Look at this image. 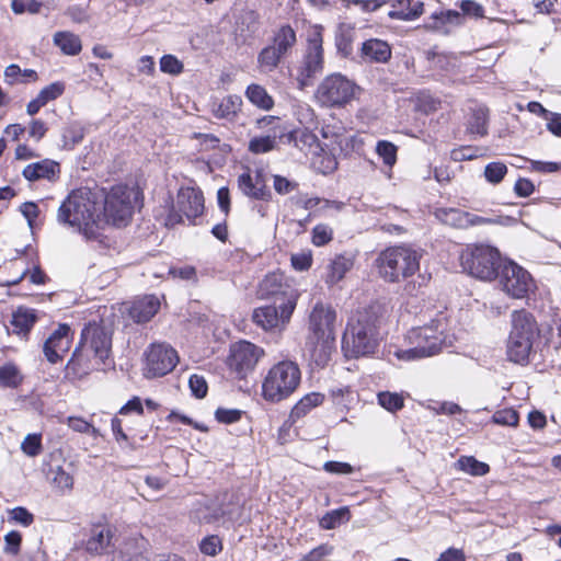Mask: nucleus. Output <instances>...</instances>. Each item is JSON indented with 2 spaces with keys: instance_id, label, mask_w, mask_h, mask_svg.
Instances as JSON below:
<instances>
[{
  "instance_id": "7",
  "label": "nucleus",
  "mask_w": 561,
  "mask_h": 561,
  "mask_svg": "<svg viewBox=\"0 0 561 561\" xmlns=\"http://www.w3.org/2000/svg\"><path fill=\"white\" fill-rule=\"evenodd\" d=\"M507 260L489 244H470L460 254V265L469 275L481 280H493Z\"/></svg>"
},
{
  "instance_id": "30",
  "label": "nucleus",
  "mask_w": 561,
  "mask_h": 561,
  "mask_svg": "<svg viewBox=\"0 0 561 561\" xmlns=\"http://www.w3.org/2000/svg\"><path fill=\"white\" fill-rule=\"evenodd\" d=\"M297 43L296 31L289 24H283L274 32L272 46L287 56Z\"/></svg>"
},
{
  "instance_id": "33",
  "label": "nucleus",
  "mask_w": 561,
  "mask_h": 561,
  "mask_svg": "<svg viewBox=\"0 0 561 561\" xmlns=\"http://www.w3.org/2000/svg\"><path fill=\"white\" fill-rule=\"evenodd\" d=\"M85 129L81 123L73 121L68 123L61 130V148L72 150L84 138Z\"/></svg>"
},
{
  "instance_id": "48",
  "label": "nucleus",
  "mask_w": 561,
  "mask_h": 561,
  "mask_svg": "<svg viewBox=\"0 0 561 561\" xmlns=\"http://www.w3.org/2000/svg\"><path fill=\"white\" fill-rule=\"evenodd\" d=\"M22 451L30 456L36 457L43 450L42 435L41 434H27L21 444Z\"/></svg>"
},
{
  "instance_id": "18",
  "label": "nucleus",
  "mask_w": 561,
  "mask_h": 561,
  "mask_svg": "<svg viewBox=\"0 0 561 561\" xmlns=\"http://www.w3.org/2000/svg\"><path fill=\"white\" fill-rule=\"evenodd\" d=\"M335 319L336 313L331 307H324L318 302L313 307L309 317L310 334L308 339L319 341V339L335 337Z\"/></svg>"
},
{
  "instance_id": "36",
  "label": "nucleus",
  "mask_w": 561,
  "mask_h": 561,
  "mask_svg": "<svg viewBox=\"0 0 561 561\" xmlns=\"http://www.w3.org/2000/svg\"><path fill=\"white\" fill-rule=\"evenodd\" d=\"M247 99L261 110L270 111L274 106L273 98L267 93L266 89L260 84L252 83L245 90Z\"/></svg>"
},
{
  "instance_id": "61",
  "label": "nucleus",
  "mask_w": 561,
  "mask_h": 561,
  "mask_svg": "<svg viewBox=\"0 0 561 561\" xmlns=\"http://www.w3.org/2000/svg\"><path fill=\"white\" fill-rule=\"evenodd\" d=\"M435 21H439L440 24H459L462 15L460 12L456 10H447V11H440V12H434L431 16Z\"/></svg>"
},
{
  "instance_id": "6",
  "label": "nucleus",
  "mask_w": 561,
  "mask_h": 561,
  "mask_svg": "<svg viewBox=\"0 0 561 561\" xmlns=\"http://www.w3.org/2000/svg\"><path fill=\"white\" fill-rule=\"evenodd\" d=\"M421 256L419 251L409 247H392L382 251L376 263L383 279L399 283L419 271Z\"/></svg>"
},
{
  "instance_id": "8",
  "label": "nucleus",
  "mask_w": 561,
  "mask_h": 561,
  "mask_svg": "<svg viewBox=\"0 0 561 561\" xmlns=\"http://www.w3.org/2000/svg\"><path fill=\"white\" fill-rule=\"evenodd\" d=\"M300 379L299 366L291 360H282L268 370L262 385L263 398L271 402L285 400L298 388Z\"/></svg>"
},
{
  "instance_id": "21",
  "label": "nucleus",
  "mask_w": 561,
  "mask_h": 561,
  "mask_svg": "<svg viewBox=\"0 0 561 561\" xmlns=\"http://www.w3.org/2000/svg\"><path fill=\"white\" fill-rule=\"evenodd\" d=\"M39 320L38 311L33 308L19 306L13 312L10 324L11 333L23 340H28V335L35 323Z\"/></svg>"
},
{
  "instance_id": "10",
  "label": "nucleus",
  "mask_w": 561,
  "mask_h": 561,
  "mask_svg": "<svg viewBox=\"0 0 561 561\" xmlns=\"http://www.w3.org/2000/svg\"><path fill=\"white\" fill-rule=\"evenodd\" d=\"M136 196L137 193L126 184L114 185L106 195H99L103 218L114 226H126L131 219Z\"/></svg>"
},
{
  "instance_id": "46",
  "label": "nucleus",
  "mask_w": 561,
  "mask_h": 561,
  "mask_svg": "<svg viewBox=\"0 0 561 561\" xmlns=\"http://www.w3.org/2000/svg\"><path fill=\"white\" fill-rule=\"evenodd\" d=\"M507 171V167L503 162H490L484 168V176L489 183L499 184Z\"/></svg>"
},
{
  "instance_id": "38",
  "label": "nucleus",
  "mask_w": 561,
  "mask_h": 561,
  "mask_svg": "<svg viewBox=\"0 0 561 561\" xmlns=\"http://www.w3.org/2000/svg\"><path fill=\"white\" fill-rule=\"evenodd\" d=\"M23 375L14 363H7L0 367V386L16 389L23 382Z\"/></svg>"
},
{
  "instance_id": "57",
  "label": "nucleus",
  "mask_w": 561,
  "mask_h": 561,
  "mask_svg": "<svg viewBox=\"0 0 561 561\" xmlns=\"http://www.w3.org/2000/svg\"><path fill=\"white\" fill-rule=\"evenodd\" d=\"M335 47L337 53L344 57L347 58L353 53V46H352V36L347 32H341L336 34L335 36Z\"/></svg>"
},
{
  "instance_id": "24",
  "label": "nucleus",
  "mask_w": 561,
  "mask_h": 561,
  "mask_svg": "<svg viewBox=\"0 0 561 561\" xmlns=\"http://www.w3.org/2000/svg\"><path fill=\"white\" fill-rule=\"evenodd\" d=\"M160 308L159 299L153 295H148L135 300L129 310V317L136 323H146L150 321Z\"/></svg>"
},
{
  "instance_id": "39",
  "label": "nucleus",
  "mask_w": 561,
  "mask_h": 561,
  "mask_svg": "<svg viewBox=\"0 0 561 561\" xmlns=\"http://www.w3.org/2000/svg\"><path fill=\"white\" fill-rule=\"evenodd\" d=\"M351 518L350 510L343 506L325 513L319 520L322 529L330 530L336 528L339 525L348 522Z\"/></svg>"
},
{
  "instance_id": "1",
  "label": "nucleus",
  "mask_w": 561,
  "mask_h": 561,
  "mask_svg": "<svg viewBox=\"0 0 561 561\" xmlns=\"http://www.w3.org/2000/svg\"><path fill=\"white\" fill-rule=\"evenodd\" d=\"M112 333L96 322H89L81 331V337L71 358L66 365V377L80 378L91 369H103L114 365Z\"/></svg>"
},
{
  "instance_id": "16",
  "label": "nucleus",
  "mask_w": 561,
  "mask_h": 561,
  "mask_svg": "<svg viewBox=\"0 0 561 561\" xmlns=\"http://www.w3.org/2000/svg\"><path fill=\"white\" fill-rule=\"evenodd\" d=\"M495 279H499L502 289L513 298H525L534 286L531 275L522 266L507 260L500 270Z\"/></svg>"
},
{
  "instance_id": "12",
  "label": "nucleus",
  "mask_w": 561,
  "mask_h": 561,
  "mask_svg": "<svg viewBox=\"0 0 561 561\" xmlns=\"http://www.w3.org/2000/svg\"><path fill=\"white\" fill-rule=\"evenodd\" d=\"M259 296L262 299H272L274 304H278L280 317L284 321L290 320L298 296L291 286L284 280L283 274L272 273L266 275L260 283Z\"/></svg>"
},
{
  "instance_id": "56",
  "label": "nucleus",
  "mask_w": 561,
  "mask_h": 561,
  "mask_svg": "<svg viewBox=\"0 0 561 561\" xmlns=\"http://www.w3.org/2000/svg\"><path fill=\"white\" fill-rule=\"evenodd\" d=\"M333 231L327 225H317L312 229V243L322 247L332 240Z\"/></svg>"
},
{
  "instance_id": "63",
  "label": "nucleus",
  "mask_w": 561,
  "mask_h": 561,
  "mask_svg": "<svg viewBox=\"0 0 561 561\" xmlns=\"http://www.w3.org/2000/svg\"><path fill=\"white\" fill-rule=\"evenodd\" d=\"M4 551L7 553L18 554L22 542V536L19 531L11 530L4 536Z\"/></svg>"
},
{
  "instance_id": "11",
  "label": "nucleus",
  "mask_w": 561,
  "mask_h": 561,
  "mask_svg": "<svg viewBox=\"0 0 561 561\" xmlns=\"http://www.w3.org/2000/svg\"><path fill=\"white\" fill-rule=\"evenodd\" d=\"M242 511L243 503L240 495L234 491H225L199 512L198 519L202 524L217 525L229 529L240 520Z\"/></svg>"
},
{
  "instance_id": "58",
  "label": "nucleus",
  "mask_w": 561,
  "mask_h": 561,
  "mask_svg": "<svg viewBox=\"0 0 561 561\" xmlns=\"http://www.w3.org/2000/svg\"><path fill=\"white\" fill-rule=\"evenodd\" d=\"M111 427L116 442L121 446H123V443H125V446L128 447L129 449L134 450L136 448L135 444L129 440V437L123 431L122 421L118 417L112 419Z\"/></svg>"
},
{
  "instance_id": "45",
  "label": "nucleus",
  "mask_w": 561,
  "mask_h": 561,
  "mask_svg": "<svg viewBox=\"0 0 561 561\" xmlns=\"http://www.w3.org/2000/svg\"><path fill=\"white\" fill-rule=\"evenodd\" d=\"M397 146L391 141L379 140L377 142L376 152L388 167H393V164L397 162Z\"/></svg>"
},
{
  "instance_id": "41",
  "label": "nucleus",
  "mask_w": 561,
  "mask_h": 561,
  "mask_svg": "<svg viewBox=\"0 0 561 561\" xmlns=\"http://www.w3.org/2000/svg\"><path fill=\"white\" fill-rule=\"evenodd\" d=\"M111 224L103 218L102 211L96 214V217L91 221H87L81 227L76 230L81 233L87 241H100L102 233L100 229L103 228L104 225Z\"/></svg>"
},
{
  "instance_id": "28",
  "label": "nucleus",
  "mask_w": 561,
  "mask_h": 561,
  "mask_svg": "<svg viewBox=\"0 0 561 561\" xmlns=\"http://www.w3.org/2000/svg\"><path fill=\"white\" fill-rule=\"evenodd\" d=\"M112 533L108 528L96 526L91 529V535L85 542V550L90 554H103L111 545Z\"/></svg>"
},
{
  "instance_id": "29",
  "label": "nucleus",
  "mask_w": 561,
  "mask_h": 561,
  "mask_svg": "<svg viewBox=\"0 0 561 561\" xmlns=\"http://www.w3.org/2000/svg\"><path fill=\"white\" fill-rule=\"evenodd\" d=\"M238 187L243 195L251 199L270 202L272 199V192L264 191L263 187L256 186L250 169L238 176Z\"/></svg>"
},
{
  "instance_id": "31",
  "label": "nucleus",
  "mask_w": 561,
  "mask_h": 561,
  "mask_svg": "<svg viewBox=\"0 0 561 561\" xmlns=\"http://www.w3.org/2000/svg\"><path fill=\"white\" fill-rule=\"evenodd\" d=\"M323 394L319 392H311L301 398L291 409L289 420L296 423L299 419L305 416L311 409L320 405L323 402Z\"/></svg>"
},
{
  "instance_id": "51",
  "label": "nucleus",
  "mask_w": 561,
  "mask_h": 561,
  "mask_svg": "<svg viewBox=\"0 0 561 561\" xmlns=\"http://www.w3.org/2000/svg\"><path fill=\"white\" fill-rule=\"evenodd\" d=\"M42 2L37 0H12L11 8L15 14L28 12L36 14L41 11Z\"/></svg>"
},
{
  "instance_id": "23",
  "label": "nucleus",
  "mask_w": 561,
  "mask_h": 561,
  "mask_svg": "<svg viewBox=\"0 0 561 561\" xmlns=\"http://www.w3.org/2000/svg\"><path fill=\"white\" fill-rule=\"evenodd\" d=\"M253 322L263 330H274L284 328L289 321H284L280 317L278 304L255 308L252 314Z\"/></svg>"
},
{
  "instance_id": "9",
  "label": "nucleus",
  "mask_w": 561,
  "mask_h": 561,
  "mask_svg": "<svg viewBox=\"0 0 561 561\" xmlns=\"http://www.w3.org/2000/svg\"><path fill=\"white\" fill-rule=\"evenodd\" d=\"M323 31L320 24L311 25L307 31V45L299 67L296 80L299 89L313 84L316 77L322 73L324 68Z\"/></svg>"
},
{
  "instance_id": "17",
  "label": "nucleus",
  "mask_w": 561,
  "mask_h": 561,
  "mask_svg": "<svg viewBox=\"0 0 561 561\" xmlns=\"http://www.w3.org/2000/svg\"><path fill=\"white\" fill-rule=\"evenodd\" d=\"M262 354L263 351L253 343L241 341L231 346L227 364L236 378L244 379L253 371Z\"/></svg>"
},
{
  "instance_id": "64",
  "label": "nucleus",
  "mask_w": 561,
  "mask_h": 561,
  "mask_svg": "<svg viewBox=\"0 0 561 561\" xmlns=\"http://www.w3.org/2000/svg\"><path fill=\"white\" fill-rule=\"evenodd\" d=\"M273 179H274V184H273L274 190L280 195L288 194L298 187L297 182L289 181L285 176L274 175Z\"/></svg>"
},
{
  "instance_id": "32",
  "label": "nucleus",
  "mask_w": 561,
  "mask_h": 561,
  "mask_svg": "<svg viewBox=\"0 0 561 561\" xmlns=\"http://www.w3.org/2000/svg\"><path fill=\"white\" fill-rule=\"evenodd\" d=\"M353 266L352 257L345 255H336L334 260L330 263L328 267V274L325 277V283L329 285H334L340 282L346 272L351 270Z\"/></svg>"
},
{
  "instance_id": "27",
  "label": "nucleus",
  "mask_w": 561,
  "mask_h": 561,
  "mask_svg": "<svg viewBox=\"0 0 561 561\" xmlns=\"http://www.w3.org/2000/svg\"><path fill=\"white\" fill-rule=\"evenodd\" d=\"M284 137H287L288 141H291L294 139V133H283L274 127L271 129V134L266 136L253 137L249 141L248 149L254 154L266 153L276 147L277 139L282 140Z\"/></svg>"
},
{
  "instance_id": "47",
  "label": "nucleus",
  "mask_w": 561,
  "mask_h": 561,
  "mask_svg": "<svg viewBox=\"0 0 561 561\" xmlns=\"http://www.w3.org/2000/svg\"><path fill=\"white\" fill-rule=\"evenodd\" d=\"M160 70L164 73L179 76L183 72L184 65L176 56L168 54L160 58Z\"/></svg>"
},
{
  "instance_id": "35",
  "label": "nucleus",
  "mask_w": 561,
  "mask_h": 561,
  "mask_svg": "<svg viewBox=\"0 0 561 561\" xmlns=\"http://www.w3.org/2000/svg\"><path fill=\"white\" fill-rule=\"evenodd\" d=\"M285 57V55L270 44L257 54V66L263 72H272Z\"/></svg>"
},
{
  "instance_id": "26",
  "label": "nucleus",
  "mask_w": 561,
  "mask_h": 561,
  "mask_svg": "<svg viewBox=\"0 0 561 561\" xmlns=\"http://www.w3.org/2000/svg\"><path fill=\"white\" fill-rule=\"evenodd\" d=\"M393 10L388 12L392 20L415 21L424 13V3L417 0H389Z\"/></svg>"
},
{
  "instance_id": "59",
  "label": "nucleus",
  "mask_w": 561,
  "mask_h": 561,
  "mask_svg": "<svg viewBox=\"0 0 561 561\" xmlns=\"http://www.w3.org/2000/svg\"><path fill=\"white\" fill-rule=\"evenodd\" d=\"M334 548L329 543H322L302 557V561H321L332 554Z\"/></svg>"
},
{
  "instance_id": "60",
  "label": "nucleus",
  "mask_w": 561,
  "mask_h": 561,
  "mask_svg": "<svg viewBox=\"0 0 561 561\" xmlns=\"http://www.w3.org/2000/svg\"><path fill=\"white\" fill-rule=\"evenodd\" d=\"M11 519L24 527L30 526L34 522V515L23 506H16L10 512Z\"/></svg>"
},
{
  "instance_id": "15",
  "label": "nucleus",
  "mask_w": 561,
  "mask_h": 561,
  "mask_svg": "<svg viewBox=\"0 0 561 561\" xmlns=\"http://www.w3.org/2000/svg\"><path fill=\"white\" fill-rule=\"evenodd\" d=\"M145 377H163L171 373L179 363L178 352L167 343H152L145 352Z\"/></svg>"
},
{
  "instance_id": "5",
  "label": "nucleus",
  "mask_w": 561,
  "mask_h": 561,
  "mask_svg": "<svg viewBox=\"0 0 561 561\" xmlns=\"http://www.w3.org/2000/svg\"><path fill=\"white\" fill-rule=\"evenodd\" d=\"M102 202L99 194L89 188L72 191L60 204L57 210L59 225L79 228L87 221L93 220L101 211Z\"/></svg>"
},
{
  "instance_id": "42",
  "label": "nucleus",
  "mask_w": 561,
  "mask_h": 561,
  "mask_svg": "<svg viewBox=\"0 0 561 561\" xmlns=\"http://www.w3.org/2000/svg\"><path fill=\"white\" fill-rule=\"evenodd\" d=\"M488 110L484 107H479L473 111L469 122H468V130L471 134H476L479 136H485L488 134Z\"/></svg>"
},
{
  "instance_id": "13",
  "label": "nucleus",
  "mask_w": 561,
  "mask_h": 561,
  "mask_svg": "<svg viewBox=\"0 0 561 561\" xmlns=\"http://www.w3.org/2000/svg\"><path fill=\"white\" fill-rule=\"evenodd\" d=\"M357 85L342 73L327 76L318 85L314 96L325 107H340L355 95Z\"/></svg>"
},
{
  "instance_id": "62",
  "label": "nucleus",
  "mask_w": 561,
  "mask_h": 561,
  "mask_svg": "<svg viewBox=\"0 0 561 561\" xmlns=\"http://www.w3.org/2000/svg\"><path fill=\"white\" fill-rule=\"evenodd\" d=\"M324 471L332 474H351L354 472V468L348 462L330 460L323 465Z\"/></svg>"
},
{
  "instance_id": "34",
  "label": "nucleus",
  "mask_w": 561,
  "mask_h": 561,
  "mask_svg": "<svg viewBox=\"0 0 561 561\" xmlns=\"http://www.w3.org/2000/svg\"><path fill=\"white\" fill-rule=\"evenodd\" d=\"M54 44L59 47L65 55L69 56H76L82 49L80 37L73 33L65 31L55 33Z\"/></svg>"
},
{
  "instance_id": "54",
  "label": "nucleus",
  "mask_w": 561,
  "mask_h": 561,
  "mask_svg": "<svg viewBox=\"0 0 561 561\" xmlns=\"http://www.w3.org/2000/svg\"><path fill=\"white\" fill-rule=\"evenodd\" d=\"M65 91V83L57 81L43 88L37 94L46 104L58 99Z\"/></svg>"
},
{
  "instance_id": "3",
  "label": "nucleus",
  "mask_w": 561,
  "mask_h": 561,
  "mask_svg": "<svg viewBox=\"0 0 561 561\" xmlns=\"http://www.w3.org/2000/svg\"><path fill=\"white\" fill-rule=\"evenodd\" d=\"M547 342L548 340L531 312L526 309L512 312L506 350L511 362L520 365L528 364L538 351H542Z\"/></svg>"
},
{
  "instance_id": "55",
  "label": "nucleus",
  "mask_w": 561,
  "mask_h": 561,
  "mask_svg": "<svg viewBox=\"0 0 561 561\" xmlns=\"http://www.w3.org/2000/svg\"><path fill=\"white\" fill-rule=\"evenodd\" d=\"M50 473L54 474L51 478L53 483L59 489H71L73 485V478L66 472L61 466H57L56 469H50Z\"/></svg>"
},
{
  "instance_id": "20",
  "label": "nucleus",
  "mask_w": 561,
  "mask_h": 561,
  "mask_svg": "<svg viewBox=\"0 0 561 561\" xmlns=\"http://www.w3.org/2000/svg\"><path fill=\"white\" fill-rule=\"evenodd\" d=\"M60 163L46 158L41 161L27 164L23 169L22 175L28 182H37L39 180L56 182L60 176Z\"/></svg>"
},
{
  "instance_id": "4",
  "label": "nucleus",
  "mask_w": 561,
  "mask_h": 561,
  "mask_svg": "<svg viewBox=\"0 0 561 561\" xmlns=\"http://www.w3.org/2000/svg\"><path fill=\"white\" fill-rule=\"evenodd\" d=\"M444 330L445 324L439 319L432 320L430 324L413 328L408 334L413 346L397 351L396 356L409 362L437 355L447 346Z\"/></svg>"
},
{
  "instance_id": "43",
  "label": "nucleus",
  "mask_w": 561,
  "mask_h": 561,
  "mask_svg": "<svg viewBox=\"0 0 561 561\" xmlns=\"http://www.w3.org/2000/svg\"><path fill=\"white\" fill-rule=\"evenodd\" d=\"M27 275H30V282L35 285H44L49 280V277L46 275V273L42 270V267L37 264L34 266L33 271L30 272V268L26 267L19 277L7 280L3 283V286H14L20 284Z\"/></svg>"
},
{
  "instance_id": "53",
  "label": "nucleus",
  "mask_w": 561,
  "mask_h": 561,
  "mask_svg": "<svg viewBox=\"0 0 561 561\" xmlns=\"http://www.w3.org/2000/svg\"><path fill=\"white\" fill-rule=\"evenodd\" d=\"M243 411L239 409L218 408L215 411V419L222 424H232L241 420Z\"/></svg>"
},
{
  "instance_id": "14",
  "label": "nucleus",
  "mask_w": 561,
  "mask_h": 561,
  "mask_svg": "<svg viewBox=\"0 0 561 561\" xmlns=\"http://www.w3.org/2000/svg\"><path fill=\"white\" fill-rule=\"evenodd\" d=\"M204 196L202 191L193 187H181L175 202L171 205L167 216V226H175L183 222V217L195 225V219L204 211Z\"/></svg>"
},
{
  "instance_id": "52",
  "label": "nucleus",
  "mask_w": 561,
  "mask_h": 561,
  "mask_svg": "<svg viewBox=\"0 0 561 561\" xmlns=\"http://www.w3.org/2000/svg\"><path fill=\"white\" fill-rule=\"evenodd\" d=\"M493 422L500 425L515 426L518 424L519 415L513 409H503L493 414Z\"/></svg>"
},
{
  "instance_id": "2",
  "label": "nucleus",
  "mask_w": 561,
  "mask_h": 561,
  "mask_svg": "<svg viewBox=\"0 0 561 561\" xmlns=\"http://www.w3.org/2000/svg\"><path fill=\"white\" fill-rule=\"evenodd\" d=\"M383 306L373 302L358 311L354 320L348 321L342 337V347L346 356L358 358L374 354L380 341V321Z\"/></svg>"
},
{
  "instance_id": "50",
  "label": "nucleus",
  "mask_w": 561,
  "mask_h": 561,
  "mask_svg": "<svg viewBox=\"0 0 561 561\" xmlns=\"http://www.w3.org/2000/svg\"><path fill=\"white\" fill-rule=\"evenodd\" d=\"M188 387L196 399H204L207 396L208 385L202 375L193 374L188 379Z\"/></svg>"
},
{
  "instance_id": "44",
  "label": "nucleus",
  "mask_w": 561,
  "mask_h": 561,
  "mask_svg": "<svg viewBox=\"0 0 561 561\" xmlns=\"http://www.w3.org/2000/svg\"><path fill=\"white\" fill-rule=\"evenodd\" d=\"M377 398L378 403L389 412H397L404 405L403 397L396 392H379Z\"/></svg>"
},
{
  "instance_id": "25",
  "label": "nucleus",
  "mask_w": 561,
  "mask_h": 561,
  "mask_svg": "<svg viewBox=\"0 0 561 561\" xmlns=\"http://www.w3.org/2000/svg\"><path fill=\"white\" fill-rule=\"evenodd\" d=\"M392 55L390 45L378 38H369L362 44L360 56L365 61L386 64Z\"/></svg>"
},
{
  "instance_id": "19",
  "label": "nucleus",
  "mask_w": 561,
  "mask_h": 561,
  "mask_svg": "<svg viewBox=\"0 0 561 561\" xmlns=\"http://www.w3.org/2000/svg\"><path fill=\"white\" fill-rule=\"evenodd\" d=\"M71 337V328L67 323H60L48 336L43 345V352L50 364H57L62 359V355L70 348Z\"/></svg>"
},
{
  "instance_id": "40",
  "label": "nucleus",
  "mask_w": 561,
  "mask_h": 561,
  "mask_svg": "<svg viewBox=\"0 0 561 561\" xmlns=\"http://www.w3.org/2000/svg\"><path fill=\"white\" fill-rule=\"evenodd\" d=\"M456 465L459 470L474 477L485 476L490 471L488 463L479 461L473 456H461Z\"/></svg>"
},
{
  "instance_id": "49",
  "label": "nucleus",
  "mask_w": 561,
  "mask_h": 561,
  "mask_svg": "<svg viewBox=\"0 0 561 561\" xmlns=\"http://www.w3.org/2000/svg\"><path fill=\"white\" fill-rule=\"evenodd\" d=\"M199 550L206 556L215 557L222 550L221 539L217 535L206 536L199 543Z\"/></svg>"
},
{
  "instance_id": "22",
  "label": "nucleus",
  "mask_w": 561,
  "mask_h": 561,
  "mask_svg": "<svg viewBox=\"0 0 561 561\" xmlns=\"http://www.w3.org/2000/svg\"><path fill=\"white\" fill-rule=\"evenodd\" d=\"M334 346L335 337L319 339V341L307 339L306 342L310 360L317 368H324L329 364Z\"/></svg>"
},
{
  "instance_id": "37",
  "label": "nucleus",
  "mask_w": 561,
  "mask_h": 561,
  "mask_svg": "<svg viewBox=\"0 0 561 561\" xmlns=\"http://www.w3.org/2000/svg\"><path fill=\"white\" fill-rule=\"evenodd\" d=\"M242 99L239 95H228L214 108V115L220 119H232L241 110Z\"/></svg>"
}]
</instances>
